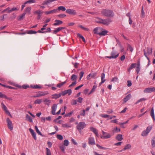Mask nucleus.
Masks as SVG:
<instances>
[{
    "mask_svg": "<svg viewBox=\"0 0 155 155\" xmlns=\"http://www.w3.org/2000/svg\"><path fill=\"white\" fill-rule=\"evenodd\" d=\"M37 32L35 31H33L32 30H30L28 32V34H36V33Z\"/></svg>",
    "mask_w": 155,
    "mask_h": 155,
    "instance_id": "nucleus-55",
    "label": "nucleus"
},
{
    "mask_svg": "<svg viewBox=\"0 0 155 155\" xmlns=\"http://www.w3.org/2000/svg\"><path fill=\"white\" fill-rule=\"evenodd\" d=\"M127 50H130L131 52L133 51V48L130 45H127Z\"/></svg>",
    "mask_w": 155,
    "mask_h": 155,
    "instance_id": "nucleus-53",
    "label": "nucleus"
},
{
    "mask_svg": "<svg viewBox=\"0 0 155 155\" xmlns=\"http://www.w3.org/2000/svg\"><path fill=\"white\" fill-rule=\"evenodd\" d=\"M26 119L29 121L31 122H32L33 121L32 118L30 116L27 114L26 115Z\"/></svg>",
    "mask_w": 155,
    "mask_h": 155,
    "instance_id": "nucleus-36",
    "label": "nucleus"
},
{
    "mask_svg": "<svg viewBox=\"0 0 155 155\" xmlns=\"http://www.w3.org/2000/svg\"><path fill=\"white\" fill-rule=\"evenodd\" d=\"M155 91V87H148L146 88L143 91V92L145 93H151Z\"/></svg>",
    "mask_w": 155,
    "mask_h": 155,
    "instance_id": "nucleus-8",
    "label": "nucleus"
},
{
    "mask_svg": "<svg viewBox=\"0 0 155 155\" xmlns=\"http://www.w3.org/2000/svg\"><path fill=\"white\" fill-rule=\"evenodd\" d=\"M88 143L91 145H94L96 144L95 139L93 137H90L88 138Z\"/></svg>",
    "mask_w": 155,
    "mask_h": 155,
    "instance_id": "nucleus-9",
    "label": "nucleus"
},
{
    "mask_svg": "<svg viewBox=\"0 0 155 155\" xmlns=\"http://www.w3.org/2000/svg\"><path fill=\"white\" fill-rule=\"evenodd\" d=\"M105 78V74L104 73H103L101 74V83H100V85L102 84L103 83H104L105 81V80L104 79Z\"/></svg>",
    "mask_w": 155,
    "mask_h": 155,
    "instance_id": "nucleus-22",
    "label": "nucleus"
},
{
    "mask_svg": "<svg viewBox=\"0 0 155 155\" xmlns=\"http://www.w3.org/2000/svg\"><path fill=\"white\" fill-rule=\"evenodd\" d=\"M141 16L142 18H144L145 16V13L143 11V7L142 6V8L141 10Z\"/></svg>",
    "mask_w": 155,
    "mask_h": 155,
    "instance_id": "nucleus-45",
    "label": "nucleus"
},
{
    "mask_svg": "<svg viewBox=\"0 0 155 155\" xmlns=\"http://www.w3.org/2000/svg\"><path fill=\"white\" fill-rule=\"evenodd\" d=\"M118 55L119 54H117L115 56H107L106 57L109 58H116L118 56Z\"/></svg>",
    "mask_w": 155,
    "mask_h": 155,
    "instance_id": "nucleus-50",
    "label": "nucleus"
},
{
    "mask_svg": "<svg viewBox=\"0 0 155 155\" xmlns=\"http://www.w3.org/2000/svg\"><path fill=\"white\" fill-rule=\"evenodd\" d=\"M64 28L63 27H59L57 28L56 30H54V33L56 34L62 29H64Z\"/></svg>",
    "mask_w": 155,
    "mask_h": 155,
    "instance_id": "nucleus-31",
    "label": "nucleus"
},
{
    "mask_svg": "<svg viewBox=\"0 0 155 155\" xmlns=\"http://www.w3.org/2000/svg\"><path fill=\"white\" fill-rule=\"evenodd\" d=\"M108 32V31L105 30H104L101 32H100L99 34V35L101 36H105L107 35Z\"/></svg>",
    "mask_w": 155,
    "mask_h": 155,
    "instance_id": "nucleus-26",
    "label": "nucleus"
},
{
    "mask_svg": "<svg viewBox=\"0 0 155 155\" xmlns=\"http://www.w3.org/2000/svg\"><path fill=\"white\" fill-rule=\"evenodd\" d=\"M150 115L153 118V120H155V118L154 117V109L153 107H152L151 109L150 113Z\"/></svg>",
    "mask_w": 155,
    "mask_h": 155,
    "instance_id": "nucleus-27",
    "label": "nucleus"
},
{
    "mask_svg": "<svg viewBox=\"0 0 155 155\" xmlns=\"http://www.w3.org/2000/svg\"><path fill=\"white\" fill-rule=\"evenodd\" d=\"M90 130L93 132L95 135L97 136L98 137V134L97 130L94 128L93 127H90Z\"/></svg>",
    "mask_w": 155,
    "mask_h": 155,
    "instance_id": "nucleus-18",
    "label": "nucleus"
},
{
    "mask_svg": "<svg viewBox=\"0 0 155 155\" xmlns=\"http://www.w3.org/2000/svg\"><path fill=\"white\" fill-rule=\"evenodd\" d=\"M41 102V99H37L36 100L35 102L34 103L35 104H40Z\"/></svg>",
    "mask_w": 155,
    "mask_h": 155,
    "instance_id": "nucleus-48",
    "label": "nucleus"
},
{
    "mask_svg": "<svg viewBox=\"0 0 155 155\" xmlns=\"http://www.w3.org/2000/svg\"><path fill=\"white\" fill-rule=\"evenodd\" d=\"M66 83V81H65L64 82H62L60 83H59L57 84V87H58L60 88L63 85L65 84Z\"/></svg>",
    "mask_w": 155,
    "mask_h": 155,
    "instance_id": "nucleus-38",
    "label": "nucleus"
},
{
    "mask_svg": "<svg viewBox=\"0 0 155 155\" xmlns=\"http://www.w3.org/2000/svg\"><path fill=\"white\" fill-rule=\"evenodd\" d=\"M36 0H29L25 3V4L27 3H31L35 2Z\"/></svg>",
    "mask_w": 155,
    "mask_h": 155,
    "instance_id": "nucleus-44",
    "label": "nucleus"
},
{
    "mask_svg": "<svg viewBox=\"0 0 155 155\" xmlns=\"http://www.w3.org/2000/svg\"><path fill=\"white\" fill-rule=\"evenodd\" d=\"M31 8L30 7H27L25 10L24 13L30 15L31 13Z\"/></svg>",
    "mask_w": 155,
    "mask_h": 155,
    "instance_id": "nucleus-21",
    "label": "nucleus"
},
{
    "mask_svg": "<svg viewBox=\"0 0 155 155\" xmlns=\"http://www.w3.org/2000/svg\"><path fill=\"white\" fill-rule=\"evenodd\" d=\"M78 36L80 38L82 39L83 42H85V41L84 38L80 34L78 33L77 34Z\"/></svg>",
    "mask_w": 155,
    "mask_h": 155,
    "instance_id": "nucleus-47",
    "label": "nucleus"
},
{
    "mask_svg": "<svg viewBox=\"0 0 155 155\" xmlns=\"http://www.w3.org/2000/svg\"><path fill=\"white\" fill-rule=\"evenodd\" d=\"M86 126L85 123L84 122H80L77 126V128L80 131L83 129Z\"/></svg>",
    "mask_w": 155,
    "mask_h": 155,
    "instance_id": "nucleus-4",
    "label": "nucleus"
},
{
    "mask_svg": "<svg viewBox=\"0 0 155 155\" xmlns=\"http://www.w3.org/2000/svg\"><path fill=\"white\" fill-rule=\"evenodd\" d=\"M131 147V145L130 144H127L125 146L124 148H123L122 150H121L119 152H121L122 151H124L126 150L130 149Z\"/></svg>",
    "mask_w": 155,
    "mask_h": 155,
    "instance_id": "nucleus-24",
    "label": "nucleus"
},
{
    "mask_svg": "<svg viewBox=\"0 0 155 155\" xmlns=\"http://www.w3.org/2000/svg\"><path fill=\"white\" fill-rule=\"evenodd\" d=\"M66 15L64 14H61L58 15H57V16L59 18H63L65 17Z\"/></svg>",
    "mask_w": 155,
    "mask_h": 155,
    "instance_id": "nucleus-58",
    "label": "nucleus"
},
{
    "mask_svg": "<svg viewBox=\"0 0 155 155\" xmlns=\"http://www.w3.org/2000/svg\"><path fill=\"white\" fill-rule=\"evenodd\" d=\"M69 145V142L68 140H65L64 141V145L67 146Z\"/></svg>",
    "mask_w": 155,
    "mask_h": 155,
    "instance_id": "nucleus-52",
    "label": "nucleus"
},
{
    "mask_svg": "<svg viewBox=\"0 0 155 155\" xmlns=\"http://www.w3.org/2000/svg\"><path fill=\"white\" fill-rule=\"evenodd\" d=\"M26 14V13H24L21 15L19 16L18 18V20H21L23 19V18L25 16V15Z\"/></svg>",
    "mask_w": 155,
    "mask_h": 155,
    "instance_id": "nucleus-37",
    "label": "nucleus"
},
{
    "mask_svg": "<svg viewBox=\"0 0 155 155\" xmlns=\"http://www.w3.org/2000/svg\"><path fill=\"white\" fill-rule=\"evenodd\" d=\"M31 87L34 89H39L41 88V86L37 84L36 85H31Z\"/></svg>",
    "mask_w": 155,
    "mask_h": 155,
    "instance_id": "nucleus-32",
    "label": "nucleus"
},
{
    "mask_svg": "<svg viewBox=\"0 0 155 155\" xmlns=\"http://www.w3.org/2000/svg\"><path fill=\"white\" fill-rule=\"evenodd\" d=\"M76 84L77 81H74V82H72L71 84L69 85L68 87H71L74 86Z\"/></svg>",
    "mask_w": 155,
    "mask_h": 155,
    "instance_id": "nucleus-54",
    "label": "nucleus"
},
{
    "mask_svg": "<svg viewBox=\"0 0 155 155\" xmlns=\"http://www.w3.org/2000/svg\"><path fill=\"white\" fill-rule=\"evenodd\" d=\"M103 136L101 137V138L103 139H108L111 137V135L109 133L105 132L102 130Z\"/></svg>",
    "mask_w": 155,
    "mask_h": 155,
    "instance_id": "nucleus-6",
    "label": "nucleus"
},
{
    "mask_svg": "<svg viewBox=\"0 0 155 155\" xmlns=\"http://www.w3.org/2000/svg\"><path fill=\"white\" fill-rule=\"evenodd\" d=\"M2 108L3 110L6 113L8 114L10 116H11L10 113L8 111L5 105L3 103H1Z\"/></svg>",
    "mask_w": 155,
    "mask_h": 155,
    "instance_id": "nucleus-11",
    "label": "nucleus"
},
{
    "mask_svg": "<svg viewBox=\"0 0 155 155\" xmlns=\"http://www.w3.org/2000/svg\"><path fill=\"white\" fill-rule=\"evenodd\" d=\"M43 12L40 10H36L34 12L35 14H38V15H40Z\"/></svg>",
    "mask_w": 155,
    "mask_h": 155,
    "instance_id": "nucleus-49",
    "label": "nucleus"
},
{
    "mask_svg": "<svg viewBox=\"0 0 155 155\" xmlns=\"http://www.w3.org/2000/svg\"><path fill=\"white\" fill-rule=\"evenodd\" d=\"M144 55L147 59L149 60V58L147 57L148 55L151 54L152 52V49L151 48H147L146 50H144Z\"/></svg>",
    "mask_w": 155,
    "mask_h": 155,
    "instance_id": "nucleus-3",
    "label": "nucleus"
},
{
    "mask_svg": "<svg viewBox=\"0 0 155 155\" xmlns=\"http://www.w3.org/2000/svg\"><path fill=\"white\" fill-rule=\"evenodd\" d=\"M18 11V9L16 8L13 7L11 9H10L9 8V10L8 12H7L8 13H10L14 11Z\"/></svg>",
    "mask_w": 155,
    "mask_h": 155,
    "instance_id": "nucleus-39",
    "label": "nucleus"
},
{
    "mask_svg": "<svg viewBox=\"0 0 155 155\" xmlns=\"http://www.w3.org/2000/svg\"><path fill=\"white\" fill-rule=\"evenodd\" d=\"M95 21L97 23L101 24L106 25H108L112 21L111 20L110 18L103 19L98 17L96 18Z\"/></svg>",
    "mask_w": 155,
    "mask_h": 155,
    "instance_id": "nucleus-1",
    "label": "nucleus"
},
{
    "mask_svg": "<svg viewBox=\"0 0 155 155\" xmlns=\"http://www.w3.org/2000/svg\"><path fill=\"white\" fill-rule=\"evenodd\" d=\"M118 80V78L116 77H114L113 78L111 81L113 82H116Z\"/></svg>",
    "mask_w": 155,
    "mask_h": 155,
    "instance_id": "nucleus-61",
    "label": "nucleus"
},
{
    "mask_svg": "<svg viewBox=\"0 0 155 155\" xmlns=\"http://www.w3.org/2000/svg\"><path fill=\"white\" fill-rule=\"evenodd\" d=\"M61 94H55L52 95V98L53 99H57L61 96Z\"/></svg>",
    "mask_w": 155,
    "mask_h": 155,
    "instance_id": "nucleus-20",
    "label": "nucleus"
},
{
    "mask_svg": "<svg viewBox=\"0 0 155 155\" xmlns=\"http://www.w3.org/2000/svg\"><path fill=\"white\" fill-rule=\"evenodd\" d=\"M66 12L70 15H76V11L73 9H68L66 10Z\"/></svg>",
    "mask_w": 155,
    "mask_h": 155,
    "instance_id": "nucleus-14",
    "label": "nucleus"
},
{
    "mask_svg": "<svg viewBox=\"0 0 155 155\" xmlns=\"http://www.w3.org/2000/svg\"><path fill=\"white\" fill-rule=\"evenodd\" d=\"M46 155H51L50 150L48 148H46Z\"/></svg>",
    "mask_w": 155,
    "mask_h": 155,
    "instance_id": "nucleus-43",
    "label": "nucleus"
},
{
    "mask_svg": "<svg viewBox=\"0 0 155 155\" xmlns=\"http://www.w3.org/2000/svg\"><path fill=\"white\" fill-rule=\"evenodd\" d=\"M0 98H7V96L5 94H3L2 92H0Z\"/></svg>",
    "mask_w": 155,
    "mask_h": 155,
    "instance_id": "nucleus-46",
    "label": "nucleus"
},
{
    "mask_svg": "<svg viewBox=\"0 0 155 155\" xmlns=\"http://www.w3.org/2000/svg\"><path fill=\"white\" fill-rule=\"evenodd\" d=\"M57 105L56 104H54L51 107V114L53 115H55V111L57 108Z\"/></svg>",
    "mask_w": 155,
    "mask_h": 155,
    "instance_id": "nucleus-12",
    "label": "nucleus"
},
{
    "mask_svg": "<svg viewBox=\"0 0 155 155\" xmlns=\"http://www.w3.org/2000/svg\"><path fill=\"white\" fill-rule=\"evenodd\" d=\"M77 76L74 74H72L71 77V80L74 81H76L77 78Z\"/></svg>",
    "mask_w": 155,
    "mask_h": 155,
    "instance_id": "nucleus-35",
    "label": "nucleus"
},
{
    "mask_svg": "<svg viewBox=\"0 0 155 155\" xmlns=\"http://www.w3.org/2000/svg\"><path fill=\"white\" fill-rule=\"evenodd\" d=\"M131 95L130 94H129L127 95L123 99V103H126L128 100H129L131 97Z\"/></svg>",
    "mask_w": 155,
    "mask_h": 155,
    "instance_id": "nucleus-17",
    "label": "nucleus"
},
{
    "mask_svg": "<svg viewBox=\"0 0 155 155\" xmlns=\"http://www.w3.org/2000/svg\"><path fill=\"white\" fill-rule=\"evenodd\" d=\"M60 149L63 152H64V147L63 145H60L59 147Z\"/></svg>",
    "mask_w": 155,
    "mask_h": 155,
    "instance_id": "nucleus-60",
    "label": "nucleus"
},
{
    "mask_svg": "<svg viewBox=\"0 0 155 155\" xmlns=\"http://www.w3.org/2000/svg\"><path fill=\"white\" fill-rule=\"evenodd\" d=\"M96 146L98 147V148L100 149H102L103 150H106L107 148L105 147H102L101 146H100L98 144H96Z\"/></svg>",
    "mask_w": 155,
    "mask_h": 155,
    "instance_id": "nucleus-51",
    "label": "nucleus"
},
{
    "mask_svg": "<svg viewBox=\"0 0 155 155\" xmlns=\"http://www.w3.org/2000/svg\"><path fill=\"white\" fill-rule=\"evenodd\" d=\"M57 137L60 140H62L63 139L62 136L61 135H58L57 136Z\"/></svg>",
    "mask_w": 155,
    "mask_h": 155,
    "instance_id": "nucleus-57",
    "label": "nucleus"
},
{
    "mask_svg": "<svg viewBox=\"0 0 155 155\" xmlns=\"http://www.w3.org/2000/svg\"><path fill=\"white\" fill-rule=\"evenodd\" d=\"M51 101L49 100H48L47 99L45 100L44 101V102H45L46 104L48 105V106H49L50 105Z\"/></svg>",
    "mask_w": 155,
    "mask_h": 155,
    "instance_id": "nucleus-42",
    "label": "nucleus"
},
{
    "mask_svg": "<svg viewBox=\"0 0 155 155\" xmlns=\"http://www.w3.org/2000/svg\"><path fill=\"white\" fill-rule=\"evenodd\" d=\"M112 131L114 133H117L120 132V129L119 128H118L117 127H116L113 128Z\"/></svg>",
    "mask_w": 155,
    "mask_h": 155,
    "instance_id": "nucleus-30",
    "label": "nucleus"
},
{
    "mask_svg": "<svg viewBox=\"0 0 155 155\" xmlns=\"http://www.w3.org/2000/svg\"><path fill=\"white\" fill-rule=\"evenodd\" d=\"M57 9V10H61L62 11H65L66 10V8L63 6H60L58 7V9Z\"/></svg>",
    "mask_w": 155,
    "mask_h": 155,
    "instance_id": "nucleus-40",
    "label": "nucleus"
},
{
    "mask_svg": "<svg viewBox=\"0 0 155 155\" xmlns=\"http://www.w3.org/2000/svg\"><path fill=\"white\" fill-rule=\"evenodd\" d=\"M57 12V9H54L52 10L48 11H46L45 12V13L46 15H48L49 14H53L56 13Z\"/></svg>",
    "mask_w": 155,
    "mask_h": 155,
    "instance_id": "nucleus-15",
    "label": "nucleus"
},
{
    "mask_svg": "<svg viewBox=\"0 0 155 155\" xmlns=\"http://www.w3.org/2000/svg\"><path fill=\"white\" fill-rule=\"evenodd\" d=\"M102 15L104 16L107 17H112L114 16V13L112 11L110 10L106 9H103L101 12Z\"/></svg>",
    "mask_w": 155,
    "mask_h": 155,
    "instance_id": "nucleus-2",
    "label": "nucleus"
},
{
    "mask_svg": "<svg viewBox=\"0 0 155 155\" xmlns=\"http://www.w3.org/2000/svg\"><path fill=\"white\" fill-rule=\"evenodd\" d=\"M6 122L7 123L8 128L12 130L13 129V125L12 122L10 120L9 118H7L6 119Z\"/></svg>",
    "mask_w": 155,
    "mask_h": 155,
    "instance_id": "nucleus-7",
    "label": "nucleus"
},
{
    "mask_svg": "<svg viewBox=\"0 0 155 155\" xmlns=\"http://www.w3.org/2000/svg\"><path fill=\"white\" fill-rule=\"evenodd\" d=\"M151 143L152 147H155V137H154L152 138Z\"/></svg>",
    "mask_w": 155,
    "mask_h": 155,
    "instance_id": "nucleus-29",
    "label": "nucleus"
},
{
    "mask_svg": "<svg viewBox=\"0 0 155 155\" xmlns=\"http://www.w3.org/2000/svg\"><path fill=\"white\" fill-rule=\"evenodd\" d=\"M101 29H102V28H95L94 29V34L99 35V32L98 31L100 30Z\"/></svg>",
    "mask_w": 155,
    "mask_h": 155,
    "instance_id": "nucleus-23",
    "label": "nucleus"
},
{
    "mask_svg": "<svg viewBox=\"0 0 155 155\" xmlns=\"http://www.w3.org/2000/svg\"><path fill=\"white\" fill-rule=\"evenodd\" d=\"M22 87L24 89H26L27 88L29 87V86L28 85H23Z\"/></svg>",
    "mask_w": 155,
    "mask_h": 155,
    "instance_id": "nucleus-63",
    "label": "nucleus"
},
{
    "mask_svg": "<svg viewBox=\"0 0 155 155\" xmlns=\"http://www.w3.org/2000/svg\"><path fill=\"white\" fill-rule=\"evenodd\" d=\"M29 130L34 139L36 140L37 139V137L36 134L34 130L31 128L29 129Z\"/></svg>",
    "mask_w": 155,
    "mask_h": 155,
    "instance_id": "nucleus-16",
    "label": "nucleus"
},
{
    "mask_svg": "<svg viewBox=\"0 0 155 155\" xmlns=\"http://www.w3.org/2000/svg\"><path fill=\"white\" fill-rule=\"evenodd\" d=\"M152 127L151 126H148L145 130L143 131L141 134V135L143 136H147L150 132V130L151 129Z\"/></svg>",
    "mask_w": 155,
    "mask_h": 155,
    "instance_id": "nucleus-5",
    "label": "nucleus"
},
{
    "mask_svg": "<svg viewBox=\"0 0 155 155\" xmlns=\"http://www.w3.org/2000/svg\"><path fill=\"white\" fill-rule=\"evenodd\" d=\"M100 116L102 117L107 118L110 117V115L107 114H101Z\"/></svg>",
    "mask_w": 155,
    "mask_h": 155,
    "instance_id": "nucleus-56",
    "label": "nucleus"
},
{
    "mask_svg": "<svg viewBox=\"0 0 155 155\" xmlns=\"http://www.w3.org/2000/svg\"><path fill=\"white\" fill-rule=\"evenodd\" d=\"M137 64L136 63L132 64L130 68L128 69V71L129 72H130V70L132 69L133 68H135L136 67Z\"/></svg>",
    "mask_w": 155,
    "mask_h": 155,
    "instance_id": "nucleus-34",
    "label": "nucleus"
},
{
    "mask_svg": "<svg viewBox=\"0 0 155 155\" xmlns=\"http://www.w3.org/2000/svg\"><path fill=\"white\" fill-rule=\"evenodd\" d=\"M72 92V91L71 89H68L67 90H64L61 93V95L64 96L67 94L69 95H70Z\"/></svg>",
    "mask_w": 155,
    "mask_h": 155,
    "instance_id": "nucleus-13",
    "label": "nucleus"
},
{
    "mask_svg": "<svg viewBox=\"0 0 155 155\" xmlns=\"http://www.w3.org/2000/svg\"><path fill=\"white\" fill-rule=\"evenodd\" d=\"M48 94V92H46L45 93H43L42 92H39L38 94L32 96L33 97H40L42 96H45Z\"/></svg>",
    "mask_w": 155,
    "mask_h": 155,
    "instance_id": "nucleus-10",
    "label": "nucleus"
},
{
    "mask_svg": "<svg viewBox=\"0 0 155 155\" xmlns=\"http://www.w3.org/2000/svg\"><path fill=\"white\" fill-rule=\"evenodd\" d=\"M55 23L53 25L55 26L61 24L63 23V22L60 20H55Z\"/></svg>",
    "mask_w": 155,
    "mask_h": 155,
    "instance_id": "nucleus-28",
    "label": "nucleus"
},
{
    "mask_svg": "<svg viewBox=\"0 0 155 155\" xmlns=\"http://www.w3.org/2000/svg\"><path fill=\"white\" fill-rule=\"evenodd\" d=\"M96 88V86H95V85L92 88V89L91 92H90V93H89V94H90L94 92V91L95 90V89Z\"/></svg>",
    "mask_w": 155,
    "mask_h": 155,
    "instance_id": "nucleus-59",
    "label": "nucleus"
},
{
    "mask_svg": "<svg viewBox=\"0 0 155 155\" xmlns=\"http://www.w3.org/2000/svg\"><path fill=\"white\" fill-rule=\"evenodd\" d=\"M77 103V101L75 100H73L71 103V104L73 105H75Z\"/></svg>",
    "mask_w": 155,
    "mask_h": 155,
    "instance_id": "nucleus-64",
    "label": "nucleus"
},
{
    "mask_svg": "<svg viewBox=\"0 0 155 155\" xmlns=\"http://www.w3.org/2000/svg\"><path fill=\"white\" fill-rule=\"evenodd\" d=\"M116 139L119 141H121L123 139L122 135L120 134H118L116 137Z\"/></svg>",
    "mask_w": 155,
    "mask_h": 155,
    "instance_id": "nucleus-25",
    "label": "nucleus"
},
{
    "mask_svg": "<svg viewBox=\"0 0 155 155\" xmlns=\"http://www.w3.org/2000/svg\"><path fill=\"white\" fill-rule=\"evenodd\" d=\"M35 129L37 133L39 135H41L42 137H44V135L41 134V132L38 130L37 127L35 126Z\"/></svg>",
    "mask_w": 155,
    "mask_h": 155,
    "instance_id": "nucleus-33",
    "label": "nucleus"
},
{
    "mask_svg": "<svg viewBox=\"0 0 155 155\" xmlns=\"http://www.w3.org/2000/svg\"><path fill=\"white\" fill-rule=\"evenodd\" d=\"M96 76V73L90 74L87 76V78L88 80L91 79V78L94 77Z\"/></svg>",
    "mask_w": 155,
    "mask_h": 155,
    "instance_id": "nucleus-19",
    "label": "nucleus"
},
{
    "mask_svg": "<svg viewBox=\"0 0 155 155\" xmlns=\"http://www.w3.org/2000/svg\"><path fill=\"white\" fill-rule=\"evenodd\" d=\"M62 126L64 128H69L71 127V126L70 125L68 124H62Z\"/></svg>",
    "mask_w": 155,
    "mask_h": 155,
    "instance_id": "nucleus-41",
    "label": "nucleus"
},
{
    "mask_svg": "<svg viewBox=\"0 0 155 155\" xmlns=\"http://www.w3.org/2000/svg\"><path fill=\"white\" fill-rule=\"evenodd\" d=\"M82 100H83V98L82 97H79L78 98L77 101L80 103H81L82 102Z\"/></svg>",
    "mask_w": 155,
    "mask_h": 155,
    "instance_id": "nucleus-62",
    "label": "nucleus"
}]
</instances>
